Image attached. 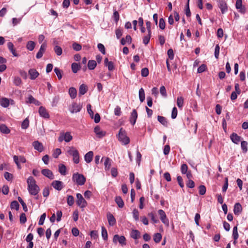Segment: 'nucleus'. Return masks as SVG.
I'll list each match as a JSON object with an SVG mask.
<instances>
[{
    "label": "nucleus",
    "mask_w": 248,
    "mask_h": 248,
    "mask_svg": "<svg viewBox=\"0 0 248 248\" xmlns=\"http://www.w3.org/2000/svg\"><path fill=\"white\" fill-rule=\"evenodd\" d=\"M28 190L31 195H36L40 191L39 187L36 185L35 180L32 176H30L27 181Z\"/></svg>",
    "instance_id": "f257e3e1"
},
{
    "label": "nucleus",
    "mask_w": 248,
    "mask_h": 248,
    "mask_svg": "<svg viewBox=\"0 0 248 248\" xmlns=\"http://www.w3.org/2000/svg\"><path fill=\"white\" fill-rule=\"evenodd\" d=\"M118 140L124 145H126L130 142L129 138L126 136V131L122 128H121L119 130Z\"/></svg>",
    "instance_id": "f03ea898"
},
{
    "label": "nucleus",
    "mask_w": 248,
    "mask_h": 248,
    "mask_svg": "<svg viewBox=\"0 0 248 248\" xmlns=\"http://www.w3.org/2000/svg\"><path fill=\"white\" fill-rule=\"evenodd\" d=\"M69 155L73 156V160L75 163L78 164L79 162V156L78 151L74 147H69L67 150Z\"/></svg>",
    "instance_id": "7ed1b4c3"
},
{
    "label": "nucleus",
    "mask_w": 248,
    "mask_h": 248,
    "mask_svg": "<svg viewBox=\"0 0 248 248\" xmlns=\"http://www.w3.org/2000/svg\"><path fill=\"white\" fill-rule=\"evenodd\" d=\"M72 179L74 182L80 186L83 185L86 182L85 177L82 174L78 173H74L73 175Z\"/></svg>",
    "instance_id": "20e7f679"
},
{
    "label": "nucleus",
    "mask_w": 248,
    "mask_h": 248,
    "mask_svg": "<svg viewBox=\"0 0 248 248\" xmlns=\"http://www.w3.org/2000/svg\"><path fill=\"white\" fill-rule=\"evenodd\" d=\"M73 139L72 136L69 132H61L58 138L59 142H62L64 140L66 142H70Z\"/></svg>",
    "instance_id": "39448f33"
},
{
    "label": "nucleus",
    "mask_w": 248,
    "mask_h": 248,
    "mask_svg": "<svg viewBox=\"0 0 248 248\" xmlns=\"http://www.w3.org/2000/svg\"><path fill=\"white\" fill-rule=\"evenodd\" d=\"M113 242L117 243V242L122 246H124L126 245V239L124 236H119L118 234H115L113 238Z\"/></svg>",
    "instance_id": "423d86ee"
},
{
    "label": "nucleus",
    "mask_w": 248,
    "mask_h": 248,
    "mask_svg": "<svg viewBox=\"0 0 248 248\" xmlns=\"http://www.w3.org/2000/svg\"><path fill=\"white\" fill-rule=\"evenodd\" d=\"M77 203L79 206L81 208H84L86 206L87 203L81 194H77Z\"/></svg>",
    "instance_id": "0eeeda50"
},
{
    "label": "nucleus",
    "mask_w": 248,
    "mask_h": 248,
    "mask_svg": "<svg viewBox=\"0 0 248 248\" xmlns=\"http://www.w3.org/2000/svg\"><path fill=\"white\" fill-rule=\"evenodd\" d=\"M14 160L15 163L16 164L18 168L19 169H21V166L19 164V162L24 163H25L26 161V158L23 156L20 155L19 156L16 155H14L13 156Z\"/></svg>",
    "instance_id": "6e6552de"
},
{
    "label": "nucleus",
    "mask_w": 248,
    "mask_h": 248,
    "mask_svg": "<svg viewBox=\"0 0 248 248\" xmlns=\"http://www.w3.org/2000/svg\"><path fill=\"white\" fill-rule=\"evenodd\" d=\"M32 145L34 149L40 153L42 152L44 150L43 144L38 140L33 141Z\"/></svg>",
    "instance_id": "1a4fd4ad"
},
{
    "label": "nucleus",
    "mask_w": 248,
    "mask_h": 248,
    "mask_svg": "<svg viewBox=\"0 0 248 248\" xmlns=\"http://www.w3.org/2000/svg\"><path fill=\"white\" fill-rule=\"evenodd\" d=\"M158 214L160 216V218L161 221L165 225H169V220L166 217L165 212L161 209L158 211Z\"/></svg>",
    "instance_id": "9d476101"
},
{
    "label": "nucleus",
    "mask_w": 248,
    "mask_h": 248,
    "mask_svg": "<svg viewBox=\"0 0 248 248\" xmlns=\"http://www.w3.org/2000/svg\"><path fill=\"white\" fill-rule=\"evenodd\" d=\"M82 108V106L76 103H74L72 104L70 108V111L72 113H77L80 111Z\"/></svg>",
    "instance_id": "9b49d317"
},
{
    "label": "nucleus",
    "mask_w": 248,
    "mask_h": 248,
    "mask_svg": "<svg viewBox=\"0 0 248 248\" xmlns=\"http://www.w3.org/2000/svg\"><path fill=\"white\" fill-rule=\"evenodd\" d=\"M38 112L41 117L45 119L49 118V114L45 107L42 106L40 107L39 108Z\"/></svg>",
    "instance_id": "f8f14e48"
},
{
    "label": "nucleus",
    "mask_w": 248,
    "mask_h": 248,
    "mask_svg": "<svg viewBox=\"0 0 248 248\" xmlns=\"http://www.w3.org/2000/svg\"><path fill=\"white\" fill-rule=\"evenodd\" d=\"M94 132L96 136L99 138H102L106 135V132L101 129L100 127L97 125L94 128Z\"/></svg>",
    "instance_id": "ddd939ff"
},
{
    "label": "nucleus",
    "mask_w": 248,
    "mask_h": 248,
    "mask_svg": "<svg viewBox=\"0 0 248 248\" xmlns=\"http://www.w3.org/2000/svg\"><path fill=\"white\" fill-rule=\"evenodd\" d=\"M235 7L239 12L242 14H244L246 12V9L244 6L242 5V0H237L235 3Z\"/></svg>",
    "instance_id": "4468645a"
},
{
    "label": "nucleus",
    "mask_w": 248,
    "mask_h": 248,
    "mask_svg": "<svg viewBox=\"0 0 248 248\" xmlns=\"http://www.w3.org/2000/svg\"><path fill=\"white\" fill-rule=\"evenodd\" d=\"M218 6L220 9L222 14H224L228 11V7L227 3L225 1L223 0H220L219 1Z\"/></svg>",
    "instance_id": "2eb2a0df"
},
{
    "label": "nucleus",
    "mask_w": 248,
    "mask_h": 248,
    "mask_svg": "<svg viewBox=\"0 0 248 248\" xmlns=\"http://www.w3.org/2000/svg\"><path fill=\"white\" fill-rule=\"evenodd\" d=\"M138 118V113L136 109H134L131 113L129 121L131 124L134 125L136 123L137 119Z\"/></svg>",
    "instance_id": "dca6fc26"
},
{
    "label": "nucleus",
    "mask_w": 248,
    "mask_h": 248,
    "mask_svg": "<svg viewBox=\"0 0 248 248\" xmlns=\"http://www.w3.org/2000/svg\"><path fill=\"white\" fill-rule=\"evenodd\" d=\"M42 174L50 179H54V175L52 172L49 169H43L41 171Z\"/></svg>",
    "instance_id": "f3484780"
},
{
    "label": "nucleus",
    "mask_w": 248,
    "mask_h": 248,
    "mask_svg": "<svg viewBox=\"0 0 248 248\" xmlns=\"http://www.w3.org/2000/svg\"><path fill=\"white\" fill-rule=\"evenodd\" d=\"M46 43H44L41 45L40 49L39 51L37 52L36 56L37 58L39 59L43 56V55L46 49Z\"/></svg>",
    "instance_id": "a211bd4d"
},
{
    "label": "nucleus",
    "mask_w": 248,
    "mask_h": 248,
    "mask_svg": "<svg viewBox=\"0 0 248 248\" xmlns=\"http://www.w3.org/2000/svg\"><path fill=\"white\" fill-rule=\"evenodd\" d=\"M29 74L31 80L36 79L39 75V73L35 69H30L29 71Z\"/></svg>",
    "instance_id": "6ab92c4d"
},
{
    "label": "nucleus",
    "mask_w": 248,
    "mask_h": 248,
    "mask_svg": "<svg viewBox=\"0 0 248 248\" xmlns=\"http://www.w3.org/2000/svg\"><path fill=\"white\" fill-rule=\"evenodd\" d=\"M93 151H89L84 155L85 161L87 163H90L93 160Z\"/></svg>",
    "instance_id": "aec40b11"
},
{
    "label": "nucleus",
    "mask_w": 248,
    "mask_h": 248,
    "mask_svg": "<svg viewBox=\"0 0 248 248\" xmlns=\"http://www.w3.org/2000/svg\"><path fill=\"white\" fill-rule=\"evenodd\" d=\"M52 186L58 190H60L62 188V183L60 181H54L52 183Z\"/></svg>",
    "instance_id": "412c9836"
},
{
    "label": "nucleus",
    "mask_w": 248,
    "mask_h": 248,
    "mask_svg": "<svg viewBox=\"0 0 248 248\" xmlns=\"http://www.w3.org/2000/svg\"><path fill=\"white\" fill-rule=\"evenodd\" d=\"M230 138L232 141L235 144H238L241 140V137L235 133L231 134Z\"/></svg>",
    "instance_id": "4be33fe9"
},
{
    "label": "nucleus",
    "mask_w": 248,
    "mask_h": 248,
    "mask_svg": "<svg viewBox=\"0 0 248 248\" xmlns=\"http://www.w3.org/2000/svg\"><path fill=\"white\" fill-rule=\"evenodd\" d=\"M107 218H108V222L109 225L113 226L116 224V219H115V217H114V216L112 214H111L110 213L108 214H107Z\"/></svg>",
    "instance_id": "5701e85b"
},
{
    "label": "nucleus",
    "mask_w": 248,
    "mask_h": 248,
    "mask_svg": "<svg viewBox=\"0 0 248 248\" xmlns=\"http://www.w3.org/2000/svg\"><path fill=\"white\" fill-rule=\"evenodd\" d=\"M10 102V100L5 97H3L0 100V104L3 108H7L9 106Z\"/></svg>",
    "instance_id": "b1692460"
},
{
    "label": "nucleus",
    "mask_w": 248,
    "mask_h": 248,
    "mask_svg": "<svg viewBox=\"0 0 248 248\" xmlns=\"http://www.w3.org/2000/svg\"><path fill=\"white\" fill-rule=\"evenodd\" d=\"M242 208L241 205L239 203H236L234 204L233 212L235 215H238L241 212Z\"/></svg>",
    "instance_id": "393cba45"
},
{
    "label": "nucleus",
    "mask_w": 248,
    "mask_h": 248,
    "mask_svg": "<svg viewBox=\"0 0 248 248\" xmlns=\"http://www.w3.org/2000/svg\"><path fill=\"white\" fill-rule=\"evenodd\" d=\"M27 102L31 104H34L36 106H39L41 104V103L39 101L36 100L32 95H30L28 97Z\"/></svg>",
    "instance_id": "a878e982"
},
{
    "label": "nucleus",
    "mask_w": 248,
    "mask_h": 248,
    "mask_svg": "<svg viewBox=\"0 0 248 248\" xmlns=\"http://www.w3.org/2000/svg\"><path fill=\"white\" fill-rule=\"evenodd\" d=\"M140 232L137 230H133L130 233L131 237L134 239H137L140 237Z\"/></svg>",
    "instance_id": "bb28decb"
},
{
    "label": "nucleus",
    "mask_w": 248,
    "mask_h": 248,
    "mask_svg": "<svg viewBox=\"0 0 248 248\" xmlns=\"http://www.w3.org/2000/svg\"><path fill=\"white\" fill-rule=\"evenodd\" d=\"M132 38L129 35H127L125 38H123L121 40V43L122 45H124L126 43L130 44Z\"/></svg>",
    "instance_id": "cd10ccee"
},
{
    "label": "nucleus",
    "mask_w": 248,
    "mask_h": 248,
    "mask_svg": "<svg viewBox=\"0 0 248 248\" xmlns=\"http://www.w3.org/2000/svg\"><path fill=\"white\" fill-rule=\"evenodd\" d=\"M104 161L105 169L108 170L111 166V160L108 157H105Z\"/></svg>",
    "instance_id": "c85d7f7f"
},
{
    "label": "nucleus",
    "mask_w": 248,
    "mask_h": 248,
    "mask_svg": "<svg viewBox=\"0 0 248 248\" xmlns=\"http://www.w3.org/2000/svg\"><path fill=\"white\" fill-rule=\"evenodd\" d=\"M115 201L120 208H122L124 206V202L120 196H117L115 198Z\"/></svg>",
    "instance_id": "c756f323"
},
{
    "label": "nucleus",
    "mask_w": 248,
    "mask_h": 248,
    "mask_svg": "<svg viewBox=\"0 0 248 248\" xmlns=\"http://www.w3.org/2000/svg\"><path fill=\"white\" fill-rule=\"evenodd\" d=\"M35 46V44L33 41H30L27 42L26 47L29 50L32 51L34 49Z\"/></svg>",
    "instance_id": "7c9ffc66"
},
{
    "label": "nucleus",
    "mask_w": 248,
    "mask_h": 248,
    "mask_svg": "<svg viewBox=\"0 0 248 248\" xmlns=\"http://www.w3.org/2000/svg\"><path fill=\"white\" fill-rule=\"evenodd\" d=\"M69 93L70 97L74 99L77 96V90L73 87H71L69 89Z\"/></svg>",
    "instance_id": "2f4dec72"
},
{
    "label": "nucleus",
    "mask_w": 248,
    "mask_h": 248,
    "mask_svg": "<svg viewBox=\"0 0 248 248\" xmlns=\"http://www.w3.org/2000/svg\"><path fill=\"white\" fill-rule=\"evenodd\" d=\"M66 168L64 165L61 164L59 165V171L62 175H65L66 174Z\"/></svg>",
    "instance_id": "473e14b6"
},
{
    "label": "nucleus",
    "mask_w": 248,
    "mask_h": 248,
    "mask_svg": "<svg viewBox=\"0 0 248 248\" xmlns=\"http://www.w3.org/2000/svg\"><path fill=\"white\" fill-rule=\"evenodd\" d=\"M139 98L141 102L144 101L145 99V93L144 89L141 88L139 90Z\"/></svg>",
    "instance_id": "72a5a7b5"
},
{
    "label": "nucleus",
    "mask_w": 248,
    "mask_h": 248,
    "mask_svg": "<svg viewBox=\"0 0 248 248\" xmlns=\"http://www.w3.org/2000/svg\"><path fill=\"white\" fill-rule=\"evenodd\" d=\"M157 120L164 126H167L168 122L166 120V119L165 117L163 116H158L157 117Z\"/></svg>",
    "instance_id": "f704fd0d"
},
{
    "label": "nucleus",
    "mask_w": 248,
    "mask_h": 248,
    "mask_svg": "<svg viewBox=\"0 0 248 248\" xmlns=\"http://www.w3.org/2000/svg\"><path fill=\"white\" fill-rule=\"evenodd\" d=\"M177 105L179 108H182L184 105V98L182 96H178L177 98Z\"/></svg>",
    "instance_id": "c9c22d12"
},
{
    "label": "nucleus",
    "mask_w": 248,
    "mask_h": 248,
    "mask_svg": "<svg viewBox=\"0 0 248 248\" xmlns=\"http://www.w3.org/2000/svg\"><path fill=\"white\" fill-rule=\"evenodd\" d=\"M0 131L3 133L8 134L10 132V130L3 124H0Z\"/></svg>",
    "instance_id": "e433bc0d"
},
{
    "label": "nucleus",
    "mask_w": 248,
    "mask_h": 248,
    "mask_svg": "<svg viewBox=\"0 0 248 248\" xmlns=\"http://www.w3.org/2000/svg\"><path fill=\"white\" fill-rule=\"evenodd\" d=\"M151 33H148V34L144 36L143 38V43L146 45H147L150 41L151 37Z\"/></svg>",
    "instance_id": "4c0bfd02"
},
{
    "label": "nucleus",
    "mask_w": 248,
    "mask_h": 248,
    "mask_svg": "<svg viewBox=\"0 0 248 248\" xmlns=\"http://www.w3.org/2000/svg\"><path fill=\"white\" fill-rule=\"evenodd\" d=\"M87 92V88H86V86L84 85V84H82L81 85H80V87H79V94L80 95H82L83 94H84Z\"/></svg>",
    "instance_id": "58836bf2"
},
{
    "label": "nucleus",
    "mask_w": 248,
    "mask_h": 248,
    "mask_svg": "<svg viewBox=\"0 0 248 248\" xmlns=\"http://www.w3.org/2000/svg\"><path fill=\"white\" fill-rule=\"evenodd\" d=\"M232 236H233L234 240H235V241L237 240V239L238 238L239 235H238V232H237V226H234L233 228Z\"/></svg>",
    "instance_id": "ea45409f"
},
{
    "label": "nucleus",
    "mask_w": 248,
    "mask_h": 248,
    "mask_svg": "<svg viewBox=\"0 0 248 248\" xmlns=\"http://www.w3.org/2000/svg\"><path fill=\"white\" fill-rule=\"evenodd\" d=\"M162 238V235L160 233H156L154 235V240L155 243H159Z\"/></svg>",
    "instance_id": "a19ab883"
},
{
    "label": "nucleus",
    "mask_w": 248,
    "mask_h": 248,
    "mask_svg": "<svg viewBox=\"0 0 248 248\" xmlns=\"http://www.w3.org/2000/svg\"><path fill=\"white\" fill-rule=\"evenodd\" d=\"M167 67L169 71L170 72L171 70L176 69L177 65L176 63H166Z\"/></svg>",
    "instance_id": "79ce46f5"
},
{
    "label": "nucleus",
    "mask_w": 248,
    "mask_h": 248,
    "mask_svg": "<svg viewBox=\"0 0 248 248\" xmlns=\"http://www.w3.org/2000/svg\"><path fill=\"white\" fill-rule=\"evenodd\" d=\"M79 68L80 66L78 64V63H72V69L74 73H77Z\"/></svg>",
    "instance_id": "37998d69"
},
{
    "label": "nucleus",
    "mask_w": 248,
    "mask_h": 248,
    "mask_svg": "<svg viewBox=\"0 0 248 248\" xmlns=\"http://www.w3.org/2000/svg\"><path fill=\"white\" fill-rule=\"evenodd\" d=\"M241 148L244 153H246L248 151V142L246 141H243L241 143Z\"/></svg>",
    "instance_id": "c03bdc74"
},
{
    "label": "nucleus",
    "mask_w": 248,
    "mask_h": 248,
    "mask_svg": "<svg viewBox=\"0 0 248 248\" xmlns=\"http://www.w3.org/2000/svg\"><path fill=\"white\" fill-rule=\"evenodd\" d=\"M54 50L55 53L58 56H60L62 54V49L59 46H57V45L55 46L54 48Z\"/></svg>",
    "instance_id": "a18cd8bd"
},
{
    "label": "nucleus",
    "mask_w": 248,
    "mask_h": 248,
    "mask_svg": "<svg viewBox=\"0 0 248 248\" xmlns=\"http://www.w3.org/2000/svg\"><path fill=\"white\" fill-rule=\"evenodd\" d=\"M19 205L18 202L16 201H13L11 203V208L13 209L18 210L19 209Z\"/></svg>",
    "instance_id": "49530a36"
},
{
    "label": "nucleus",
    "mask_w": 248,
    "mask_h": 248,
    "mask_svg": "<svg viewBox=\"0 0 248 248\" xmlns=\"http://www.w3.org/2000/svg\"><path fill=\"white\" fill-rule=\"evenodd\" d=\"M148 216L151 218L152 221L154 223H157V222H158L159 220L155 218L154 213H148Z\"/></svg>",
    "instance_id": "de8ad7c7"
},
{
    "label": "nucleus",
    "mask_w": 248,
    "mask_h": 248,
    "mask_svg": "<svg viewBox=\"0 0 248 248\" xmlns=\"http://www.w3.org/2000/svg\"><path fill=\"white\" fill-rule=\"evenodd\" d=\"M67 204L69 206L73 205L74 203V197L71 195L68 196L67 198Z\"/></svg>",
    "instance_id": "09e8293b"
},
{
    "label": "nucleus",
    "mask_w": 248,
    "mask_h": 248,
    "mask_svg": "<svg viewBox=\"0 0 248 248\" xmlns=\"http://www.w3.org/2000/svg\"><path fill=\"white\" fill-rule=\"evenodd\" d=\"M18 201L19 202L21 203V204L22 205V207H23V210L25 211V212H27L28 211V208H27V206L26 204V203L24 202V201L22 200V199H21V197H18Z\"/></svg>",
    "instance_id": "8fccbe9b"
},
{
    "label": "nucleus",
    "mask_w": 248,
    "mask_h": 248,
    "mask_svg": "<svg viewBox=\"0 0 248 248\" xmlns=\"http://www.w3.org/2000/svg\"><path fill=\"white\" fill-rule=\"evenodd\" d=\"M206 187L203 185H201L199 187V194L201 195H203L206 193Z\"/></svg>",
    "instance_id": "3c124183"
},
{
    "label": "nucleus",
    "mask_w": 248,
    "mask_h": 248,
    "mask_svg": "<svg viewBox=\"0 0 248 248\" xmlns=\"http://www.w3.org/2000/svg\"><path fill=\"white\" fill-rule=\"evenodd\" d=\"M14 84L16 86H19L22 83V80L19 77H16L14 79Z\"/></svg>",
    "instance_id": "603ef678"
},
{
    "label": "nucleus",
    "mask_w": 248,
    "mask_h": 248,
    "mask_svg": "<svg viewBox=\"0 0 248 248\" xmlns=\"http://www.w3.org/2000/svg\"><path fill=\"white\" fill-rule=\"evenodd\" d=\"M165 22L163 18H161L159 21V27L161 30H164L165 28Z\"/></svg>",
    "instance_id": "864d4df0"
},
{
    "label": "nucleus",
    "mask_w": 248,
    "mask_h": 248,
    "mask_svg": "<svg viewBox=\"0 0 248 248\" xmlns=\"http://www.w3.org/2000/svg\"><path fill=\"white\" fill-rule=\"evenodd\" d=\"M160 93L164 97H166L167 96V94L166 92V90L165 87L164 86H162L160 88Z\"/></svg>",
    "instance_id": "5fc2aeb1"
},
{
    "label": "nucleus",
    "mask_w": 248,
    "mask_h": 248,
    "mask_svg": "<svg viewBox=\"0 0 248 248\" xmlns=\"http://www.w3.org/2000/svg\"><path fill=\"white\" fill-rule=\"evenodd\" d=\"M54 72H55L56 75L57 76L59 79V80L61 79V78H62V71L61 70H60L58 68L55 67L54 68Z\"/></svg>",
    "instance_id": "6e6d98bb"
},
{
    "label": "nucleus",
    "mask_w": 248,
    "mask_h": 248,
    "mask_svg": "<svg viewBox=\"0 0 248 248\" xmlns=\"http://www.w3.org/2000/svg\"><path fill=\"white\" fill-rule=\"evenodd\" d=\"M29 125V121L28 118L25 119L22 123L21 127L23 129H27Z\"/></svg>",
    "instance_id": "4d7b16f0"
},
{
    "label": "nucleus",
    "mask_w": 248,
    "mask_h": 248,
    "mask_svg": "<svg viewBox=\"0 0 248 248\" xmlns=\"http://www.w3.org/2000/svg\"><path fill=\"white\" fill-rule=\"evenodd\" d=\"M102 236L105 240L108 239L107 231L104 227H102Z\"/></svg>",
    "instance_id": "13d9d810"
},
{
    "label": "nucleus",
    "mask_w": 248,
    "mask_h": 248,
    "mask_svg": "<svg viewBox=\"0 0 248 248\" xmlns=\"http://www.w3.org/2000/svg\"><path fill=\"white\" fill-rule=\"evenodd\" d=\"M91 108H92V106H91V104H88L87 105V111H88V113L89 114L90 117L92 119H93V112Z\"/></svg>",
    "instance_id": "bf43d9fd"
},
{
    "label": "nucleus",
    "mask_w": 248,
    "mask_h": 248,
    "mask_svg": "<svg viewBox=\"0 0 248 248\" xmlns=\"http://www.w3.org/2000/svg\"><path fill=\"white\" fill-rule=\"evenodd\" d=\"M73 48L76 51H79L81 49V46L77 43H74L72 45Z\"/></svg>",
    "instance_id": "052dcab7"
},
{
    "label": "nucleus",
    "mask_w": 248,
    "mask_h": 248,
    "mask_svg": "<svg viewBox=\"0 0 248 248\" xmlns=\"http://www.w3.org/2000/svg\"><path fill=\"white\" fill-rule=\"evenodd\" d=\"M27 221V218L25 214L22 213L20 216V222L21 224L25 223Z\"/></svg>",
    "instance_id": "680f3d73"
},
{
    "label": "nucleus",
    "mask_w": 248,
    "mask_h": 248,
    "mask_svg": "<svg viewBox=\"0 0 248 248\" xmlns=\"http://www.w3.org/2000/svg\"><path fill=\"white\" fill-rule=\"evenodd\" d=\"M97 47H98L99 50L103 54H105V48L103 44H102L101 43L98 44V45H97Z\"/></svg>",
    "instance_id": "e2e57ef3"
},
{
    "label": "nucleus",
    "mask_w": 248,
    "mask_h": 248,
    "mask_svg": "<svg viewBox=\"0 0 248 248\" xmlns=\"http://www.w3.org/2000/svg\"><path fill=\"white\" fill-rule=\"evenodd\" d=\"M133 216L135 220L137 221L139 220V213L137 209H135L133 211Z\"/></svg>",
    "instance_id": "0e129e2a"
},
{
    "label": "nucleus",
    "mask_w": 248,
    "mask_h": 248,
    "mask_svg": "<svg viewBox=\"0 0 248 248\" xmlns=\"http://www.w3.org/2000/svg\"><path fill=\"white\" fill-rule=\"evenodd\" d=\"M46 217V213H44L41 216L39 222H38V224L39 225H42L44 224Z\"/></svg>",
    "instance_id": "69168bd1"
},
{
    "label": "nucleus",
    "mask_w": 248,
    "mask_h": 248,
    "mask_svg": "<svg viewBox=\"0 0 248 248\" xmlns=\"http://www.w3.org/2000/svg\"><path fill=\"white\" fill-rule=\"evenodd\" d=\"M141 74L142 77H147L149 74L148 69L147 68H142L141 71Z\"/></svg>",
    "instance_id": "338daca9"
},
{
    "label": "nucleus",
    "mask_w": 248,
    "mask_h": 248,
    "mask_svg": "<svg viewBox=\"0 0 248 248\" xmlns=\"http://www.w3.org/2000/svg\"><path fill=\"white\" fill-rule=\"evenodd\" d=\"M61 154V150L59 148H57L55 150L53 154V156L56 158H57L59 155Z\"/></svg>",
    "instance_id": "774afa93"
}]
</instances>
